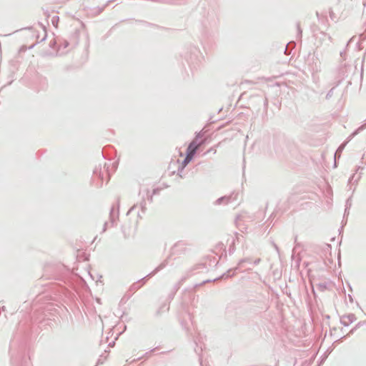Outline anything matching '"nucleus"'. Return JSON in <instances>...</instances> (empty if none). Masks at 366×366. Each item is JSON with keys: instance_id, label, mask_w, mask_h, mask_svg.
<instances>
[{"instance_id": "1", "label": "nucleus", "mask_w": 366, "mask_h": 366, "mask_svg": "<svg viewBox=\"0 0 366 366\" xmlns=\"http://www.w3.org/2000/svg\"><path fill=\"white\" fill-rule=\"evenodd\" d=\"M199 144L192 142L189 144L187 148V157L184 161V166H186L193 158L196 151L199 148Z\"/></svg>"}]
</instances>
